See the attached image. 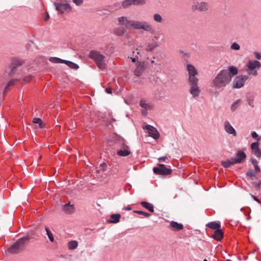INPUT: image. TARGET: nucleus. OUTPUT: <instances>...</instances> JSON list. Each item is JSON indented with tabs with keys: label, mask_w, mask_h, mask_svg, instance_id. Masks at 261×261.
Here are the masks:
<instances>
[{
	"label": "nucleus",
	"mask_w": 261,
	"mask_h": 261,
	"mask_svg": "<svg viewBox=\"0 0 261 261\" xmlns=\"http://www.w3.org/2000/svg\"><path fill=\"white\" fill-rule=\"evenodd\" d=\"M238 73V68L233 66L220 70L214 77L211 83V87L216 90H223L230 83L233 76Z\"/></svg>",
	"instance_id": "f257e3e1"
},
{
	"label": "nucleus",
	"mask_w": 261,
	"mask_h": 261,
	"mask_svg": "<svg viewBox=\"0 0 261 261\" xmlns=\"http://www.w3.org/2000/svg\"><path fill=\"white\" fill-rule=\"evenodd\" d=\"M119 24L124 25L127 29L143 30L146 32L153 34L154 30L149 23L146 21L130 20L127 17L121 16L118 18Z\"/></svg>",
	"instance_id": "f03ea898"
},
{
	"label": "nucleus",
	"mask_w": 261,
	"mask_h": 261,
	"mask_svg": "<svg viewBox=\"0 0 261 261\" xmlns=\"http://www.w3.org/2000/svg\"><path fill=\"white\" fill-rule=\"evenodd\" d=\"M186 69L189 74V92L193 98H196L199 97L201 93V90L198 86L199 80L196 77L198 74V71L193 65L190 64L186 65Z\"/></svg>",
	"instance_id": "7ed1b4c3"
},
{
	"label": "nucleus",
	"mask_w": 261,
	"mask_h": 261,
	"mask_svg": "<svg viewBox=\"0 0 261 261\" xmlns=\"http://www.w3.org/2000/svg\"><path fill=\"white\" fill-rule=\"evenodd\" d=\"M31 239V237L28 235L19 238L8 248L7 251L10 253L14 254L21 252L24 249L25 245L30 242Z\"/></svg>",
	"instance_id": "20e7f679"
},
{
	"label": "nucleus",
	"mask_w": 261,
	"mask_h": 261,
	"mask_svg": "<svg viewBox=\"0 0 261 261\" xmlns=\"http://www.w3.org/2000/svg\"><path fill=\"white\" fill-rule=\"evenodd\" d=\"M114 141L116 145L121 146V149L118 150L117 152L119 156H126L130 154L129 147L125 144V141L124 139L119 136H116Z\"/></svg>",
	"instance_id": "39448f33"
},
{
	"label": "nucleus",
	"mask_w": 261,
	"mask_h": 261,
	"mask_svg": "<svg viewBox=\"0 0 261 261\" xmlns=\"http://www.w3.org/2000/svg\"><path fill=\"white\" fill-rule=\"evenodd\" d=\"M89 57L95 61L99 68L102 70L105 68V57L101 54L99 51L94 50H91L90 52Z\"/></svg>",
	"instance_id": "423d86ee"
},
{
	"label": "nucleus",
	"mask_w": 261,
	"mask_h": 261,
	"mask_svg": "<svg viewBox=\"0 0 261 261\" xmlns=\"http://www.w3.org/2000/svg\"><path fill=\"white\" fill-rule=\"evenodd\" d=\"M260 67L261 63L259 61L257 60L249 61L247 64L246 71L248 75H253L256 76L258 74V72L256 69Z\"/></svg>",
	"instance_id": "0eeeda50"
},
{
	"label": "nucleus",
	"mask_w": 261,
	"mask_h": 261,
	"mask_svg": "<svg viewBox=\"0 0 261 261\" xmlns=\"http://www.w3.org/2000/svg\"><path fill=\"white\" fill-rule=\"evenodd\" d=\"M209 8V4L206 2H200L197 0L193 1L191 6V9L194 12L196 11L199 12H206L208 10Z\"/></svg>",
	"instance_id": "6e6552de"
},
{
	"label": "nucleus",
	"mask_w": 261,
	"mask_h": 261,
	"mask_svg": "<svg viewBox=\"0 0 261 261\" xmlns=\"http://www.w3.org/2000/svg\"><path fill=\"white\" fill-rule=\"evenodd\" d=\"M159 167H154L153 171L154 173L159 175H170L172 173L171 169L167 168L165 165L162 164H158Z\"/></svg>",
	"instance_id": "1a4fd4ad"
},
{
	"label": "nucleus",
	"mask_w": 261,
	"mask_h": 261,
	"mask_svg": "<svg viewBox=\"0 0 261 261\" xmlns=\"http://www.w3.org/2000/svg\"><path fill=\"white\" fill-rule=\"evenodd\" d=\"M55 6L60 14L68 13L71 11V7L68 3H56Z\"/></svg>",
	"instance_id": "9d476101"
},
{
	"label": "nucleus",
	"mask_w": 261,
	"mask_h": 261,
	"mask_svg": "<svg viewBox=\"0 0 261 261\" xmlns=\"http://www.w3.org/2000/svg\"><path fill=\"white\" fill-rule=\"evenodd\" d=\"M248 79V75H241L236 77L233 81V88L237 89L242 88Z\"/></svg>",
	"instance_id": "9b49d317"
},
{
	"label": "nucleus",
	"mask_w": 261,
	"mask_h": 261,
	"mask_svg": "<svg viewBox=\"0 0 261 261\" xmlns=\"http://www.w3.org/2000/svg\"><path fill=\"white\" fill-rule=\"evenodd\" d=\"M145 129L148 130V133L149 136L155 139H158L159 138L160 134L156 128L154 127L148 125L145 126Z\"/></svg>",
	"instance_id": "f8f14e48"
},
{
	"label": "nucleus",
	"mask_w": 261,
	"mask_h": 261,
	"mask_svg": "<svg viewBox=\"0 0 261 261\" xmlns=\"http://www.w3.org/2000/svg\"><path fill=\"white\" fill-rule=\"evenodd\" d=\"M224 126L225 130L228 134L232 135L234 137L237 136V134L236 130L228 121L224 122Z\"/></svg>",
	"instance_id": "ddd939ff"
},
{
	"label": "nucleus",
	"mask_w": 261,
	"mask_h": 261,
	"mask_svg": "<svg viewBox=\"0 0 261 261\" xmlns=\"http://www.w3.org/2000/svg\"><path fill=\"white\" fill-rule=\"evenodd\" d=\"M145 70V63L143 62H138L137 67L134 71V74L137 76H140Z\"/></svg>",
	"instance_id": "4468645a"
},
{
	"label": "nucleus",
	"mask_w": 261,
	"mask_h": 261,
	"mask_svg": "<svg viewBox=\"0 0 261 261\" xmlns=\"http://www.w3.org/2000/svg\"><path fill=\"white\" fill-rule=\"evenodd\" d=\"M246 158V154L243 151L239 150L236 153V156L232 158L234 160L236 164H240L242 163Z\"/></svg>",
	"instance_id": "2eb2a0df"
},
{
	"label": "nucleus",
	"mask_w": 261,
	"mask_h": 261,
	"mask_svg": "<svg viewBox=\"0 0 261 261\" xmlns=\"http://www.w3.org/2000/svg\"><path fill=\"white\" fill-rule=\"evenodd\" d=\"M252 153H253L257 158H261V150L258 147V143L254 142L251 145Z\"/></svg>",
	"instance_id": "dca6fc26"
},
{
	"label": "nucleus",
	"mask_w": 261,
	"mask_h": 261,
	"mask_svg": "<svg viewBox=\"0 0 261 261\" xmlns=\"http://www.w3.org/2000/svg\"><path fill=\"white\" fill-rule=\"evenodd\" d=\"M63 210L68 214H72L74 211V208L73 205H71L70 203L65 204L63 207Z\"/></svg>",
	"instance_id": "f3484780"
},
{
	"label": "nucleus",
	"mask_w": 261,
	"mask_h": 261,
	"mask_svg": "<svg viewBox=\"0 0 261 261\" xmlns=\"http://www.w3.org/2000/svg\"><path fill=\"white\" fill-rule=\"evenodd\" d=\"M170 226L174 231H178L183 229V225L180 223H178L175 221H172L170 224Z\"/></svg>",
	"instance_id": "a211bd4d"
},
{
	"label": "nucleus",
	"mask_w": 261,
	"mask_h": 261,
	"mask_svg": "<svg viewBox=\"0 0 261 261\" xmlns=\"http://www.w3.org/2000/svg\"><path fill=\"white\" fill-rule=\"evenodd\" d=\"M126 32V30L123 28H116L113 30V33L117 36H123Z\"/></svg>",
	"instance_id": "6ab92c4d"
},
{
	"label": "nucleus",
	"mask_w": 261,
	"mask_h": 261,
	"mask_svg": "<svg viewBox=\"0 0 261 261\" xmlns=\"http://www.w3.org/2000/svg\"><path fill=\"white\" fill-rule=\"evenodd\" d=\"M120 217V214H112L111 216L110 219L108 221L111 223H116L119 222Z\"/></svg>",
	"instance_id": "aec40b11"
},
{
	"label": "nucleus",
	"mask_w": 261,
	"mask_h": 261,
	"mask_svg": "<svg viewBox=\"0 0 261 261\" xmlns=\"http://www.w3.org/2000/svg\"><path fill=\"white\" fill-rule=\"evenodd\" d=\"M223 237V234L221 230L220 229H217L216 230L214 234L213 235V237L214 239L220 241L222 240V238Z\"/></svg>",
	"instance_id": "412c9836"
},
{
	"label": "nucleus",
	"mask_w": 261,
	"mask_h": 261,
	"mask_svg": "<svg viewBox=\"0 0 261 261\" xmlns=\"http://www.w3.org/2000/svg\"><path fill=\"white\" fill-rule=\"evenodd\" d=\"M140 106L146 110H151L153 108L152 105L150 103H147L145 100L140 101Z\"/></svg>",
	"instance_id": "4be33fe9"
},
{
	"label": "nucleus",
	"mask_w": 261,
	"mask_h": 261,
	"mask_svg": "<svg viewBox=\"0 0 261 261\" xmlns=\"http://www.w3.org/2000/svg\"><path fill=\"white\" fill-rule=\"evenodd\" d=\"M141 205L144 208L147 209L150 212H154V206L152 204L146 201H143L141 202Z\"/></svg>",
	"instance_id": "5701e85b"
},
{
	"label": "nucleus",
	"mask_w": 261,
	"mask_h": 261,
	"mask_svg": "<svg viewBox=\"0 0 261 261\" xmlns=\"http://www.w3.org/2000/svg\"><path fill=\"white\" fill-rule=\"evenodd\" d=\"M236 163L232 158H231L227 161L221 162L222 165L225 168H228L230 166L235 164Z\"/></svg>",
	"instance_id": "b1692460"
},
{
	"label": "nucleus",
	"mask_w": 261,
	"mask_h": 261,
	"mask_svg": "<svg viewBox=\"0 0 261 261\" xmlns=\"http://www.w3.org/2000/svg\"><path fill=\"white\" fill-rule=\"evenodd\" d=\"M23 63L22 60L18 58H14L12 60V66H16V68L21 66Z\"/></svg>",
	"instance_id": "393cba45"
},
{
	"label": "nucleus",
	"mask_w": 261,
	"mask_h": 261,
	"mask_svg": "<svg viewBox=\"0 0 261 261\" xmlns=\"http://www.w3.org/2000/svg\"><path fill=\"white\" fill-rule=\"evenodd\" d=\"M206 226H208V227H210V228L215 230H217V229H219V228L220 227V224L218 223L215 222H210V223H208L206 225Z\"/></svg>",
	"instance_id": "a878e982"
},
{
	"label": "nucleus",
	"mask_w": 261,
	"mask_h": 261,
	"mask_svg": "<svg viewBox=\"0 0 261 261\" xmlns=\"http://www.w3.org/2000/svg\"><path fill=\"white\" fill-rule=\"evenodd\" d=\"M63 63L67 65L68 67H69L71 69H77L79 67L77 64H76L74 63H73L71 61H69L64 60L63 61Z\"/></svg>",
	"instance_id": "bb28decb"
},
{
	"label": "nucleus",
	"mask_w": 261,
	"mask_h": 261,
	"mask_svg": "<svg viewBox=\"0 0 261 261\" xmlns=\"http://www.w3.org/2000/svg\"><path fill=\"white\" fill-rule=\"evenodd\" d=\"M258 172H255V171H253L252 169H250L246 173V175L249 177L251 179H254L257 178L256 173Z\"/></svg>",
	"instance_id": "cd10ccee"
},
{
	"label": "nucleus",
	"mask_w": 261,
	"mask_h": 261,
	"mask_svg": "<svg viewBox=\"0 0 261 261\" xmlns=\"http://www.w3.org/2000/svg\"><path fill=\"white\" fill-rule=\"evenodd\" d=\"M45 230L46 232V235L47 236L49 241L51 242H54V238L53 234L51 232V231H50V230L49 229V228L48 227L45 226Z\"/></svg>",
	"instance_id": "c85d7f7f"
},
{
	"label": "nucleus",
	"mask_w": 261,
	"mask_h": 261,
	"mask_svg": "<svg viewBox=\"0 0 261 261\" xmlns=\"http://www.w3.org/2000/svg\"><path fill=\"white\" fill-rule=\"evenodd\" d=\"M132 5L133 3L132 0H124L121 3V6L124 9L128 8Z\"/></svg>",
	"instance_id": "c756f323"
},
{
	"label": "nucleus",
	"mask_w": 261,
	"mask_h": 261,
	"mask_svg": "<svg viewBox=\"0 0 261 261\" xmlns=\"http://www.w3.org/2000/svg\"><path fill=\"white\" fill-rule=\"evenodd\" d=\"M250 162L253 165L255 172H259L260 171V169L258 165V162L257 160L255 159H251Z\"/></svg>",
	"instance_id": "7c9ffc66"
},
{
	"label": "nucleus",
	"mask_w": 261,
	"mask_h": 261,
	"mask_svg": "<svg viewBox=\"0 0 261 261\" xmlns=\"http://www.w3.org/2000/svg\"><path fill=\"white\" fill-rule=\"evenodd\" d=\"M154 20L158 23H162L163 18L162 16L159 13H155L153 15Z\"/></svg>",
	"instance_id": "2f4dec72"
},
{
	"label": "nucleus",
	"mask_w": 261,
	"mask_h": 261,
	"mask_svg": "<svg viewBox=\"0 0 261 261\" xmlns=\"http://www.w3.org/2000/svg\"><path fill=\"white\" fill-rule=\"evenodd\" d=\"M77 242L76 241H71L68 244V248L70 250H73L77 248Z\"/></svg>",
	"instance_id": "473e14b6"
},
{
	"label": "nucleus",
	"mask_w": 261,
	"mask_h": 261,
	"mask_svg": "<svg viewBox=\"0 0 261 261\" xmlns=\"http://www.w3.org/2000/svg\"><path fill=\"white\" fill-rule=\"evenodd\" d=\"M33 122L35 124H38L39 127L42 128L44 127V124L42 122V120L39 118H35L33 119Z\"/></svg>",
	"instance_id": "72a5a7b5"
},
{
	"label": "nucleus",
	"mask_w": 261,
	"mask_h": 261,
	"mask_svg": "<svg viewBox=\"0 0 261 261\" xmlns=\"http://www.w3.org/2000/svg\"><path fill=\"white\" fill-rule=\"evenodd\" d=\"M241 102V100L240 99H238L234 101L232 105L231 106L230 109L232 112H234L237 108L239 107L240 105V103Z\"/></svg>",
	"instance_id": "f704fd0d"
},
{
	"label": "nucleus",
	"mask_w": 261,
	"mask_h": 261,
	"mask_svg": "<svg viewBox=\"0 0 261 261\" xmlns=\"http://www.w3.org/2000/svg\"><path fill=\"white\" fill-rule=\"evenodd\" d=\"M17 82V80H13L9 82L8 83L7 85H6V86L5 87V91L6 92L8 91L9 89V88L11 86L15 85L16 84Z\"/></svg>",
	"instance_id": "c9c22d12"
},
{
	"label": "nucleus",
	"mask_w": 261,
	"mask_h": 261,
	"mask_svg": "<svg viewBox=\"0 0 261 261\" xmlns=\"http://www.w3.org/2000/svg\"><path fill=\"white\" fill-rule=\"evenodd\" d=\"M158 46L156 43L148 44L145 48V50L147 51H150L153 50Z\"/></svg>",
	"instance_id": "e433bc0d"
},
{
	"label": "nucleus",
	"mask_w": 261,
	"mask_h": 261,
	"mask_svg": "<svg viewBox=\"0 0 261 261\" xmlns=\"http://www.w3.org/2000/svg\"><path fill=\"white\" fill-rule=\"evenodd\" d=\"M49 61L54 63H63L64 60H62L57 57H51L49 59Z\"/></svg>",
	"instance_id": "4c0bfd02"
},
{
	"label": "nucleus",
	"mask_w": 261,
	"mask_h": 261,
	"mask_svg": "<svg viewBox=\"0 0 261 261\" xmlns=\"http://www.w3.org/2000/svg\"><path fill=\"white\" fill-rule=\"evenodd\" d=\"M133 5H143L146 4V0H132Z\"/></svg>",
	"instance_id": "58836bf2"
},
{
	"label": "nucleus",
	"mask_w": 261,
	"mask_h": 261,
	"mask_svg": "<svg viewBox=\"0 0 261 261\" xmlns=\"http://www.w3.org/2000/svg\"><path fill=\"white\" fill-rule=\"evenodd\" d=\"M230 48L232 50H238L240 49V46L238 43L234 42L231 45Z\"/></svg>",
	"instance_id": "ea45409f"
},
{
	"label": "nucleus",
	"mask_w": 261,
	"mask_h": 261,
	"mask_svg": "<svg viewBox=\"0 0 261 261\" xmlns=\"http://www.w3.org/2000/svg\"><path fill=\"white\" fill-rule=\"evenodd\" d=\"M135 212L140 215H143L145 217H149L151 216L150 214L141 211H136Z\"/></svg>",
	"instance_id": "a19ab883"
},
{
	"label": "nucleus",
	"mask_w": 261,
	"mask_h": 261,
	"mask_svg": "<svg viewBox=\"0 0 261 261\" xmlns=\"http://www.w3.org/2000/svg\"><path fill=\"white\" fill-rule=\"evenodd\" d=\"M253 185L255 188L260 189V187L261 186V180H260L258 182H253Z\"/></svg>",
	"instance_id": "79ce46f5"
},
{
	"label": "nucleus",
	"mask_w": 261,
	"mask_h": 261,
	"mask_svg": "<svg viewBox=\"0 0 261 261\" xmlns=\"http://www.w3.org/2000/svg\"><path fill=\"white\" fill-rule=\"evenodd\" d=\"M251 136L254 139H256L257 140L259 139L258 135L257 134V133L255 132H251Z\"/></svg>",
	"instance_id": "37998d69"
},
{
	"label": "nucleus",
	"mask_w": 261,
	"mask_h": 261,
	"mask_svg": "<svg viewBox=\"0 0 261 261\" xmlns=\"http://www.w3.org/2000/svg\"><path fill=\"white\" fill-rule=\"evenodd\" d=\"M255 58L258 60L261 59V54L258 52H254V53Z\"/></svg>",
	"instance_id": "c03bdc74"
},
{
	"label": "nucleus",
	"mask_w": 261,
	"mask_h": 261,
	"mask_svg": "<svg viewBox=\"0 0 261 261\" xmlns=\"http://www.w3.org/2000/svg\"><path fill=\"white\" fill-rule=\"evenodd\" d=\"M16 68H17L16 66H12V68H11V71L9 73V74L11 75V74L14 73L16 70Z\"/></svg>",
	"instance_id": "a18cd8bd"
},
{
	"label": "nucleus",
	"mask_w": 261,
	"mask_h": 261,
	"mask_svg": "<svg viewBox=\"0 0 261 261\" xmlns=\"http://www.w3.org/2000/svg\"><path fill=\"white\" fill-rule=\"evenodd\" d=\"M73 2L76 5H80L83 3V0H73Z\"/></svg>",
	"instance_id": "49530a36"
},
{
	"label": "nucleus",
	"mask_w": 261,
	"mask_h": 261,
	"mask_svg": "<svg viewBox=\"0 0 261 261\" xmlns=\"http://www.w3.org/2000/svg\"><path fill=\"white\" fill-rule=\"evenodd\" d=\"M32 79V76H28L24 77L23 80L25 83L29 82Z\"/></svg>",
	"instance_id": "de8ad7c7"
},
{
	"label": "nucleus",
	"mask_w": 261,
	"mask_h": 261,
	"mask_svg": "<svg viewBox=\"0 0 261 261\" xmlns=\"http://www.w3.org/2000/svg\"><path fill=\"white\" fill-rule=\"evenodd\" d=\"M100 166L102 167V170L105 171L107 168V164L106 163H102L100 165Z\"/></svg>",
	"instance_id": "09e8293b"
},
{
	"label": "nucleus",
	"mask_w": 261,
	"mask_h": 261,
	"mask_svg": "<svg viewBox=\"0 0 261 261\" xmlns=\"http://www.w3.org/2000/svg\"><path fill=\"white\" fill-rule=\"evenodd\" d=\"M106 92L108 94H111L112 93V89L111 88H107L105 89Z\"/></svg>",
	"instance_id": "8fccbe9b"
},
{
	"label": "nucleus",
	"mask_w": 261,
	"mask_h": 261,
	"mask_svg": "<svg viewBox=\"0 0 261 261\" xmlns=\"http://www.w3.org/2000/svg\"><path fill=\"white\" fill-rule=\"evenodd\" d=\"M131 210H132V207L130 205H128L127 206L124 207V208H123V210H124V211H129Z\"/></svg>",
	"instance_id": "3c124183"
},
{
	"label": "nucleus",
	"mask_w": 261,
	"mask_h": 261,
	"mask_svg": "<svg viewBox=\"0 0 261 261\" xmlns=\"http://www.w3.org/2000/svg\"><path fill=\"white\" fill-rule=\"evenodd\" d=\"M115 7H117L118 9H120L122 7L121 4L117 3L114 4Z\"/></svg>",
	"instance_id": "603ef678"
},
{
	"label": "nucleus",
	"mask_w": 261,
	"mask_h": 261,
	"mask_svg": "<svg viewBox=\"0 0 261 261\" xmlns=\"http://www.w3.org/2000/svg\"><path fill=\"white\" fill-rule=\"evenodd\" d=\"M167 159V158L166 156H163V157H161V158H159L158 160L159 161L161 162V161H165Z\"/></svg>",
	"instance_id": "864d4df0"
},
{
	"label": "nucleus",
	"mask_w": 261,
	"mask_h": 261,
	"mask_svg": "<svg viewBox=\"0 0 261 261\" xmlns=\"http://www.w3.org/2000/svg\"><path fill=\"white\" fill-rule=\"evenodd\" d=\"M248 104L251 106L252 107H254V105H253V101L252 100H250L248 102Z\"/></svg>",
	"instance_id": "5fc2aeb1"
},
{
	"label": "nucleus",
	"mask_w": 261,
	"mask_h": 261,
	"mask_svg": "<svg viewBox=\"0 0 261 261\" xmlns=\"http://www.w3.org/2000/svg\"><path fill=\"white\" fill-rule=\"evenodd\" d=\"M147 110H144L142 111V113L144 116H146L147 115Z\"/></svg>",
	"instance_id": "6e6d98bb"
},
{
	"label": "nucleus",
	"mask_w": 261,
	"mask_h": 261,
	"mask_svg": "<svg viewBox=\"0 0 261 261\" xmlns=\"http://www.w3.org/2000/svg\"><path fill=\"white\" fill-rule=\"evenodd\" d=\"M49 15L48 14H47L46 16L44 18V20L47 21L49 19Z\"/></svg>",
	"instance_id": "4d7b16f0"
},
{
	"label": "nucleus",
	"mask_w": 261,
	"mask_h": 261,
	"mask_svg": "<svg viewBox=\"0 0 261 261\" xmlns=\"http://www.w3.org/2000/svg\"><path fill=\"white\" fill-rule=\"evenodd\" d=\"M252 197L256 201L260 202L259 200L256 197L254 196L253 195H252Z\"/></svg>",
	"instance_id": "13d9d810"
},
{
	"label": "nucleus",
	"mask_w": 261,
	"mask_h": 261,
	"mask_svg": "<svg viewBox=\"0 0 261 261\" xmlns=\"http://www.w3.org/2000/svg\"><path fill=\"white\" fill-rule=\"evenodd\" d=\"M130 59H132V61L133 62H134V63L136 62V59L135 58H132V57Z\"/></svg>",
	"instance_id": "bf43d9fd"
},
{
	"label": "nucleus",
	"mask_w": 261,
	"mask_h": 261,
	"mask_svg": "<svg viewBox=\"0 0 261 261\" xmlns=\"http://www.w3.org/2000/svg\"><path fill=\"white\" fill-rule=\"evenodd\" d=\"M226 261H232V260H231V259H226Z\"/></svg>",
	"instance_id": "052dcab7"
},
{
	"label": "nucleus",
	"mask_w": 261,
	"mask_h": 261,
	"mask_svg": "<svg viewBox=\"0 0 261 261\" xmlns=\"http://www.w3.org/2000/svg\"><path fill=\"white\" fill-rule=\"evenodd\" d=\"M154 63V60H152L151 61V63Z\"/></svg>",
	"instance_id": "680f3d73"
},
{
	"label": "nucleus",
	"mask_w": 261,
	"mask_h": 261,
	"mask_svg": "<svg viewBox=\"0 0 261 261\" xmlns=\"http://www.w3.org/2000/svg\"><path fill=\"white\" fill-rule=\"evenodd\" d=\"M203 261H207V260L206 259H204Z\"/></svg>",
	"instance_id": "e2e57ef3"
},
{
	"label": "nucleus",
	"mask_w": 261,
	"mask_h": 261,
	"mask_svg": "<svg viewBox=\"0 0 261 261\" xmlns=\"http://www.w3.org/2000/svg\"><path fill=\"white\" fill-rule=\"evenodd\" d=\"M203 261H207V260L206 259H204Z\"/></svg>",
	"instance_id": "0e129e2a"
}]
</instances>
